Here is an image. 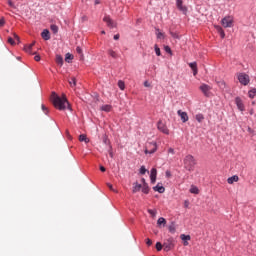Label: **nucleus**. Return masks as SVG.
Here are the masks:
<instances>
[{"label":"nucleus","mask_w":256,"mask_h":256,"mask_svg":"<svg viewBox=\"0 0 256 256\" xmlns=\"http://www.w3.org/2000/svg\"><path fill=\"white\" fill-rule=\"evenodd\" d=\"M51 99L54 107L59 109V111H65V109L71 110V105L69 104V101H67V97H65V95L60 97L57 93L52 92Z\"/></svg>","instance_id":"f257e3e1"},{"label":"nucleus","mask_w":256,"mask_h":256,"mask_svg":"<svg viewBox=\"0 0 256 256\" xmlns=\"http://www.w3.org/2000/svg\"><path fill=\"white\" fill-rule=\"evenodd\" d=\"M195 165H197V162L195 161V157H193V155L189 154L184 158V168L187 171H193V169H195Z\"/></svg>","instance_id":"f03ea898"},{"label":"nucleus","mask_w":256,"mask_h":256,"mask_svg":"<svg viewBox=\"0 0 256 256\" xmlns=\"http://www.w3.org/2000/svg\"><path fill=\"white\" fill-rule=\"evenodd\" d=\"M236 77L240 84L247 86L249 85L251 79L249 78V75L244 72H239L236 74Z\"/></svg>","instance_id":"7ed1b4c3"},{"label":"nucleus","mask_w":256,"mask_h":256,"mask_svg":"<svg viewBox=\"0 0 256 256\" xmlns=\"http://www.w3.org/2000/svg\"><path fill=\"white\" fill-rule=\"evenodd\" d=\"M173 247H175V240L173 239V237H170V238L164 240V243H163L164 251H166V252L171 251V249H173Z\"/></svg>","instance_id":"20e7f679"},{"label":"nucleus","mask_w":256,"mask_h":256,"mask_svg":"<svg viewBox=\"0 0 256 256\" xmlns=\"http://www.w3.org/2000/svg\"><path fill=\"white\" fill-rule=\"evenodd\" d=\"M233 23H234L233 16H225V17L221 20V25H222L223 27H225L226 29H227V28H230V27H233Z\"/></svg>","instance_id":"39448f33"},{"label":"nucleus","mask_w":256,"mask_h":256,"mask_svg":"<svg viewBox=\"0 0 256 256\" xmlns=\"http://www.w3.org/2000/svg\"><path fill=\"white\" fill-rule=\"evenodd\" d=\"M103 21L110 29H115V27H117V22L113 21V19H111V16H104Z\"/></svg>","instance_id":"423d86ee"},{"label":"nucleus","mask_w":256,"mask_h":256,"mask_svg":"<svg viewBox=\"0 0 256 256\" xmlns=\"http://www.w3.org/2000/svg\"><path fill=\"white\" fill-rule=\"evenodd\" d=\"M156 151H157V143L152 142V143H149L148 146L146 147L145 154L153 155V153H155Z\"/></svg>","instance_id":"0eeeda50"},{"label":"nucleus","mask_w":256,"mask_h":256,"mask_svg":"<svg viewBox=\"0 0 256 256\" xmlns=\"http://www.w3.org/2000/svg\"><path fill=\"white\" fill-rule=\"evenodd\" d=\"M157 129L160 130L161 133H164V135H169V128H167V125L161 120L157 123Z\"/></svg>","instance_id":"6e6552de"},{"label":"nucleus","mask_w":256,"mask_h":256,"mask_svg":"<svg viewBox=\"0 0 256 256\" xmlns=\"http://www.w3.org/2000/svg\"><path fill=\"white\" fill-rule=\"evenodd\" d=\"M200 91H202L203 95H205V97H209V95H211V86L207 85V84H202L200 86Z\"/></svg>","instance_id":"1a4fd4ad"},{"label":"nucleus","mask_w":256,"mask_h":256,"mask_svg":"<svg viewBox=\"0 0 256 256\" xmlns=\"http://www.w3.org/2000/svg\"><path fill=\"white\" fill-rule=\"evenodd\" d=\"M179 117L181 118L182 123H187L189 121V115L187 112H183L182 110L177 111Z\"/></svg>","instance_id":"9d476101"},{"label":"nucleus","mask_w":256,"mask_h":256,"mask_svg":"<svg viewBox=\"0 0 256 256\" xmlns=\"http://www.w3.org/2000/svg\"><path fill=\"white\" fill-rule=\"evenodd\" d=\"M150 181L152 185L157 181V168H152L150 171Z\"/></svg>","instance_id":"9b49d317"},{"label":"nucleus","mask_w":256,"mask_h":256,"mask_svg":"<svg viewBox=\"0 0 256 256\" xmlns=\"http://www.w3.org/2000/svg\"><path fill=\"white\" fill-rule=\"evenodd\" d=\"M235 103L239 111H245V105L243 104V100H241V98L237 97L235 99Z\"/></svg>","instance_id":"f8f14e48"},{"label":"nucleus","mask_w":256,"mask_h":256,"mask_svg":"<svg viewBox=\"0 0 256 256\" xmlns=\"http://www.w3.org/2000/svg\"><path fill=\"white\" fill-rule=\"evenodd\" d=\"M176 5H177V8L179 9V11H182V13H184V15L187 13V7L183 6V1L177 0Z\"/></svg>","instance_id":"ddd939ff"},{"label":"nucleus","mask_w":256,"mask_h":256,"mask_svg":"<svg viewBox=\"0 0 256 256\" xmlns=\"http://www.w3.org/2000/svg\"><path fill=\"white\" fill-rule=\"evenodd\" d=\"M34 46H35V42H33L32 44H29L28 46H25L24 51H26V53H29L30 55H35L37 52H31Z\"/></svg>","instance_id":"4468645a"},{"label":"nucleus","mask_w":256,"mask_h":256,"mask_svg":"<svg viewBox=\"0 0 256 256\" xmlns=\"http://www.w3.org/2000/svg\"><path fill=\"white\" fill-rule=\"evenodd\" d=\"M41 37H42V39H44V41H49V39H51L49 30H47V29L43 30V32L41 33Z\"/></svg>","instance_id":"2eb2a0df"},{"label":"nucleus","mask_w":256,"mask_h":256,"mask_svg":"<svg viewBox=\"0 0 256 256\" xmlns=\"http://www.w3.org/2000/svg\"><path fill=\"white\" fill-rule=\"evenodd\" d=\"M237 181H239V176L237 175L231 176L227 179V183H229V185H233V183H237Z\"/></svg>","instance_id":"dca6fc26"},{"label":"nucleus","mask_w":256,"mask_h":256,"mask_svg":"<svg viewBox=\"0 0 256 256\" xmlns=\"http://www.w3.org/2000/svg\"><path fill=\"white\" fill-rule=\"evenodd\" d=\"M188 65H189V67L192 69L193 75H194V76L197 75V73H198V70H197V62H191V63H189Z\"/></svg>","instance_id":"f3484780"},{"label":"nucleus","mask_w":256,"mask_h":256,"mask_svg":"<svg viewBox=\"0 0 256 256\" xmlns=\"http://www.w3.org/2000/svg\"><path fill=\"white\" fill-rule=\"evenodd\" d=\"M153 191H157L158 193H165V187L160 184H157L153 187Z\"/></svg>","instance_id":"a211bd4d"},{"label":"nucleus","mask_w":256,"mask_h":256,"mask_svg":"<svg viewBox=\"0 0 256 256\" xmlns=\"http://www.w3.org/2000/svg\"><path fill=\"white\" fill-rule=\"evenodd\" d=\"M142 187H143V186H142L141 184H139V183H134L132 192H133V193H138V191H141Z\"/></svg>","instance_id":"6ab92c4d"},{"label":"nucleus","mask_w":256,"mask_h":256,"mask_svg":"<svg viewBox=\"0 0 256 256\" xmlns=\"http://www.w3.org/2000/svg\"><path fill=\"white\" fill-rule=\"evenodd\" d=\"M157 225H159V227H161V225H163V227H165V225H167V220L163 217H160L158 220H157Z\"/></svg>","instance_id":"aec40b11"},{"label":"nucleus","mask_w":256,"mask_h":256,"mask_svg":"<svg viewBox=\"0 0 256 256\" xmlns=\"http://www.w3.org/2000/svg\"><path fill=\"white\" fill-rule=\"evenodd\" d=\"M7 3L9 7H11V9H18L19 7V4H16L15 2H13V0H7Z\"/></svg>","instance_id":"412c9836"},{"label":"nucleus","mask_w":256,"mask_h":256,"mask_svg":"<svg viewBox=\"0 0 256 256\" xmlns=\"http://www.w3.org/2000/svg\"><path fill=\"white\" fill-rule=\"evenodd\" d=\"M56 63H57V65H60V67H63V56L62 55H56Z\"/></svg>","instance_id":"4be33fe9"},{"label":"nucleus","mask_w":256,"mask_h":256,"mask_svg":"<svg viewBox=\"0 0 256 256\" xmlns=\"http://www.w3.org/2000/svg\"><path fill=\"white\" fill-rule=\"evenodd\" d=\"M156 37L157 39H165V34L159 31V29H156Z\"/></svg>","instance_id":"5701e85b"},{"label":"nucleus","mask_w":256,"mask_h":256,"mask_svg":"<svg viewBox=\"0 0 256 256\" xmlns=\"http://www.w3.org/2000/svg\"><path fill=\"white\" fill-rule=\"evenodd\" d=\"M142 192L145 193V195H149V185L147 183H144L142 186Z\"/></svg>","instance_id":"b1692460"},{"label":"nucleus","mask_w":256,"mask_h":256,"mask_svg":"<svg viewBox=\"0 0 256 256\" xmlns=\"http://www.w3.org/2000/svg\"><path fill=\"white\" fill-rule=\"evenodd\" d=\"M190 193H193L194 195H199V188L197 186H191Z\"/></svg>","instance_id":"393cba45"},{"label":"nucleus","mask_w":256,"mask_h":256,"mask_svg":"<svg viewBox=\"0 0 256 256\" xmlns=\"http://www.w3.org/2000/svg\"><path fill=\"white\" fill-rule=\"evenodd\" d=\"M168 231H169V233H172V234L175 233V231H176L175 222H172V223L169 225Z\"/></svg>","instance_id":"a878e982"},{"label":"nucleus","mask_w":256,"mask_h":256,"mask_svg":"<svg viewBox=\"0 0 256 256\" xmlns=\"http://www.w3.org/2000/svg\"><path fill=\"white\" fill-rule=\"evenodd\" d=\"M69 85L71 87H76L77 86V79L75 77L70 78Z\"/></svg>","instance_id":"bb28decb"},{"label":"nucleus","mask_w":256,"mask_h":256,"mask_svg":"<svg viewBox=\"0 0 256 256\" xmlns=\"http://www.w3.org/2000/svg\"><path fill=\"white\" fill-rule=\"evenodd\" d=\"M79 141H81V142H85V143H89V138H87V135H85V134H81L80 136H79Z\"/></svg>","instance_id":"cd10ccee"},{"label":"nucleus","mask_w":256,"mask_h":256,"mask_svg":"<svg viewBox=\"0 0 256 256\" xmlns=\"http://www.w3.org/2000/svg\"><path fill=\"white\" fill-rule=\"evenodd\" d=\"M196 121H198V123H203V119H205V116H203V114H197L195 116Z\"/></svg>","instance_id":"c85d7f7f"},{"label":"nucleus","mask_w":256,"mask_h":256,"mask_svg":"<svg viewBox=\"0 0 256 256\" xmlns=\"http://www.w3.org/2000/svg\"><path fill=\"white\" fill-rule=\"evenodd\" d=\"M108 55H110V57H112L113 59H117L118 55H117V52L109 49L108 50Z\"/></svg>","instance_id":"c756f323"},{"label":"nucleus","mask_w":256,"mask_h":256,"mask_svg":"<svg viewBox=\"0 0 256 256\" xmlns=\"http://www.w3.org/2000/svg\"><path fill=\"white\" fill-rule=\"evenodd\" d=\"M101 111H105L106 113H109V111H111V105H103L101 107Z\"/></svg>","instance_id":"7c9ffc66"},{"label":"nucleus","mask_w":256,"mask_h":256,"mask_svg":"<svg viewBox=\"0 0 256 256\" xmlns=\"http://www.w3.org/2000/svg\"><path fill=\"white\" fill-rule=\"evenodd\" d=\"M154 49H155V53H156L157 57H161V49L159 48V46L157 44H155Z\"/></svg>","instance_id":"2f4dec72"},{"label":"nucleus","mask_w":256,"mask_h":256,"mask_svg":"<svg viewBox=\"0 0 256 256\" xmlns=\"http://www.w3.org/2000/svg\"><path fill=\"white\" fill-rule=\"evenodd\" d=\"M180 239H182V241H191V236L181 234Z\"/></svg>","instance_id":"473e14b6"},{"label":"nucleus","mask_w":256,"mask_h":256,"mask_svg":"<svg viewBox=\"0 0 256 256\" xmlns=\"http://www.w3.org/2000/svg\"><path fill=\"white\" fill-rule=\"evenodd\" d=\"M65 61L67 63H70V61H73V55H71L70 53H67L65 56Z\"/></svg>","instance_id":"72a5a7b5"},{"label":"nucleus","mask_w":256,"mask_h":256,"mask_svg":"<svg viewBox=\"0 0 256 256\" xmlns=\"http://www.w3.org/2000/svg\"><path fill=\"white\" fill-rule=\"evenodd\" d=\"M248 95H249L250 99H253L256 95V89L254 88V89L250 90L248 92Z\"/></svg>","instance_id":"f704fd0d"},{"label":"nucleus","mask_w":256,"mask_h":256,"mask_svg":"<svg viewBox=\"0 0 256 256\" xmlns=\"http://www.w3.org/2000/svg\"><path fill=\"white\" fill-rule=\"evenodd\" d=\"M118 87L119 89H121V91H124L125 90V82L123 81H118Z\"/></svg>","instance_id":"c9c22d12"},{"label":"nucleus","mask_w":256,"mask_h":256,"mask_svg":"<svg viewBox=\"0 0 256 256\" xmlns=\"http://www.w3.org/2000/svg\"><path fill=\"white\" fill-rule=\"evenodd\" d=\"M50 29L53 33H58L59 32V27H57V25H51Z\"/></svg>","instance_id":"e433bc0d"},{"label":"nucleus","mask_w":256,"mask_h":256,"mask_svg":"<svg viewBox=\"0 0 256 256\" xmlns=\"http://www.w3.org/2000/svg\"><path fill=\"white\" fill-rule=\"evenodd\" d=\"M162 249H163V244H161V242H157L156 243V250L161 251Z\"/></svg>","instance_id":"4c0bfd02"},{"label":"nucleus","mask_w":256,"mask_h":256,"mask_svg":"<svg viewBox=\"0 0 256 256\" xmlns=\"http://www.w3.org/2000/svg\"><path fill=\"white\" fill-rule=\"evenodd\" d=\"M145 173H147V169L145 168V166H141L140 175H145Z\"/></svg>","instance_id":"58836bf2"},{"label":"nucleus","mask_w":256,"mask_h":256,"mask_svg":"<svg viewBox=\"0 0 256 256\" xmlns=\"http://www.w3.org/2000/svg\"><path fill=\"white\" fill-rule=\"evenodd\" d=\"M76 52L79 54V55H81V57H83V49H81V47H77L76 48Z\"/></svg>","instance_id":"ea45409f"},{"label":"nucleus","mask_w":256,"mask_h":256,"mask_svg":"<svg viewBox=\"0 0 256 256\" xmlns=\"http://www.w3.org/2000/svg\"><path fill=\"white\" fill-rule=\"evenodd\" d=\"M148 213H149V215H151V217H155V215H157V212L155 210H151V209L148 210Z\"/></svg>","instance_id":"a19ab883"},{"label":"nucleus","mask_w":256,"mask_h":256,"mask_svg":"<svg viewBox=\"0 0 256 256\" xmlns=\"http://www.w3.org/2000/svg\"><path fill=\"white\" fill-rule=\"evenodd\" d=\"M164 51H166V53H169L171 55L172 51H171V47L169 46H165L164 47Z\"/></svg>","instance_id":"79ce46f5"},{"label":"nucleus","mask_w":256,"mask_h":256,"mask_svg":"<svg viewBox=\"0 0 256 256\" xmlns=\"http://www.w3.org/2000/svg\"><path fill=\"white\" fill-rule=\"evenodd\" d=\"M8 43H10V45H15V40L12 37H9Z\"/></svg>","instance_id":"37998d69"},{"label":"nucleus","mask_w":256,"mask_h":256,"mask_svg":"<svg viewBox=\"0 0 256 256\" xmlns=\"http://www.w3.org/2000/svg\"><path fill=\"white\" fill-rule=\"evenodd\" d=\"M42 111H44V113L47 115L49 113V110L47 109V107L45 105L42 104Z\"/></svg>","instance_id":"c03bdc74"},{"label":"nucleus","mask_w":256,"mask_h":256,"mask_svg":"<svg viewBox=\"0 0 256 256\" xmlns=\"http://www.w3.org/2000/svg\"><path fill=\"white\" fill-rule=\"evenodd\" d=\"M216 29L220 35H221V32H224V30L221 26H216Z\"/></svg>","instance_id":"a18cd8bd"},{"label":"nucleus","mask_w":256,"mask_h":256,"mask_svg":"<svg viewBox=\"0 0 256 256\" xmlns=\"http://www.w3.org/2000/svg\"><path fill=\"white\" fill-rule=\"evenodd\" d=\"M146 244L150 247V245H153V241L151 239H146Z\"/></svg>","instance_id":"49530a36"},{"label":"nucleus","mask_w":256,"mask_h":256,"mask_svg":"<svg viewBox=\"0 0 256 256\" xmlns=\"http://www.w3.org/2000/svg\"><path fill=\"white\" fill-rule=\"evenodd\" d=\"M3 25H5V19L1 18L0 19V27H3Z\"/></svg>","instance_id":"de8ad7c7"},{"label":"nucleus","mask_w":256,"mask_h":256,"mask_svg":"<svg viewBox=\"0 0 256 256\" xmlns=\"http://www.w3.org/2000/svg\"><path fill=\"white\" fill-rule=\"evenodd\" d=\"M168 153H171V155H175V150L173 148H169Z\"/></svg>","instance_id":"09e8293b"},{"label":"nucleus","mask_w":256,"mask_h":256,"mask_svg":"<svg viewBox=\"0 0 256 256\" xmlns=\"http://www.w3.org/2000/svg\"><path fill=\"white\" fill-rule=\"evenodd\" d=\"M107 187H109V190H110V191H114V192H115V189H113V185H112V184H109V183H108V184H107Z\"/></svg>","instance_id":"8fccbe9b"},{"label":"nucleus","mask_w":256,"mask_h":256,"mask_svg":"<svg viewBox=\"0 0 256 256\" xmlns=\"http://www.w3.org/2000/svg\"><path fill=\"white\" fill-rule=\"evenodd\" d=\"M166 177H167L168 179L171 178V171H169V170L166 171Z\"/></svg>","instance_id":"3c124183"},{"label":"nucleus","mask_w":256,"mask_h":256,"mask_svg":"<svg viewBox=\"0 0 256 256\" xmlns=\"http://www.w3.org/2000/svg\"><path fill=\"white\" fill-rule=\"evenodd\" d=\"M34 60H35V61H41V56L36 55V56L34 57Z\"/></svg>","instance_id":"603ef678"},{"label":"nucleus","mask_w":256,"mask_h":256,"mask_svg":"<svg viewBox=\"0 0 256 256\" xmlns=\"http://www.w3.org/2000/svg\"><path fill=\"white\" fill-rule=\"evenodd\" d=\"M221 39H225V31L220 33Z\"/></svg>","instance_id":"864d4df0"},{"label":"nucleus","mask_w":256,"mask_h":256,"mask_svg":"<svg viewBox=\"0 0 256 256\" xmlns=\"http://www.w3.org/2000/svg\"><path fill=\"white\" fill-rule=\"evenodd\" d=\"M114 40L119 41V34L114 35Z\"/></svg>","instance_id":"5fc2aeb1"},{"label":"nucleus","mask_w":256,"mask_h":256,"mask_svg":"<svg viewBox=\"0 0 256 256\" xmlns=\"http://www.w3.org/2000/svg\"><path fill=\"white\" fill-rule=\"evenodd\" d=\"M104 143H105V145H109V139H107V138H104Z\"/></svg>","instance_id":"6e6d98bb"},{"label":"nucleus","mask_w":256,"mask_h":256,"mask_svg":"<svg viewBox=\"0 0 256 256\" xmlns=\"http://www.w3.org/2000/svg\"><path fill=\"white\" fill-rule=\"evenodd\" d=\"M100 171H102V173H105L106 169L104 166H100Z\"/></svg>","instance_id":"4d7b16f0"},{"label":"nucleus","mask_w":256,"mask_h":256,"mask_svg":"<svg viewBox=\"0 0 256 256\" xmlns=\"http://www.w3.org/2000/svg\"><path fill=\"white\" fill-rule=\"evenodd\" d=\"M13 36H14V39H16V41L19 42V36L17 34H13Z\"/></svg>","instance_id":"13d9d810"},{"label":"nucleus","mask_w":256,"mask_h":256,"mask_svg":"<svg viewBox=\"0 0 256 256\" xmlns=\"http://www.w3.org/2000/svg\"><path fill=\"white\" fill-rule=\"evenodd\" d=\"M144 87H150V84H149L148 81H145V82H144Z\"/></svg>","instance_id":"bf43d9fd"},{"label":"nucleus","mask_w":256,"mask_h":256,"mask_svg":"<svg viewBox=\"0 0 256 256\" xmlns=\"http://www.w3.org/2000/svg\"><path fill=\"white\" fill-rule=\"evenodd\" d=\"M184 206H185V207H189V201L186 200V201L184 202Z\"/></svg>","instance_id":"052dcab7"},{"label":"nucleus","mask_w":256,"mask_h":256,"mask_svg":"<svg viewBox=\"0 0 256 256\" xmlns=\"http://www.w3.org/2000/svg\"><path fill=\"white\" fill-rule=\"evenodd\" d=\"M183 245H184L185 247H187V245H189V242L184 241Z\"/></svg>","instance_id":"680f3d73"},{"label":"nucleus","mask_w":256,"mask_h":256,"mask_svg":"<svg viewBox=\"0 0 256 256\" xmlns=\"http://www.w3.org/2000/svg\"><path fill=\"white\" fill-rule=\"evenodd\" d=\"M142 183H143V185H145V183H147V182H145V178H142Z\"/></svg>","instance_id":"e2e57ef3"},{"label":"nucleus","mask_w":256,"mask_h":256,"mask_svg":"<svg viewBox=\"0 0 256 256\" xmlns=\"http://www.w3.org/2000/svg\"><path fill=\"white\" fill-rule=\"evenodd\" d=\"M95 4H96V5H99V0H96V1H95Z\"/></svg>","instance_id":"0e129e2a"},{"label":"nucleus","mask_w":256,"mask_h":256,"mask_svg":"<svg viewBox=\"0 0 256 256\" xmlns=\"http://www.w3.org/2000/svg\"><path fill=\"white\" fill-rule=\"evenodd\" d=\"M101 34H102V35H105V30H102V31H101Z\"/></svg>","instance_id":"69168bd1"},{"label":"nucleus","mask_w":256,"mask_h":256,"mask_svg":"<svg viewBox=\"0 0 256 256\" xmlns=\"http://www.w3.org/2000/svg\"><path fill=\"white\" fill-rule=\"evenodd\" d=\"M110 157H113V152H109Z\"/></svg>","instance_id":"338daca9"},{"label":"nucleus","mask_w":256,"mask_h":256,"mask_svg":"<svg viewBox=\"0 0 256 256\" xmlns=\"http://www.w3.org/2000/svg\"><path fill=\"white\" fill-rule=\"evenodd\" d=\"M221 85H225V82H221Z\"/></svg>","instance_id":"774afa93"}]
</instances>
